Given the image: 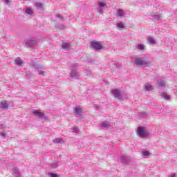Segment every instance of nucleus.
<instances>
[{
    "instance_id": "obj_1",
    "label": "nucleus",
    "mask_w": 177,
    "mask_h": 177,
    "mask_svg": "<svg viewBox=\"0 0 177 177\" xmlns=\"http://www.w3.org/2000/svg\"><path fill=\"white\" fill-rule=\"evenodd\" d=\"M135 63L138 66H144V67H149L150 66V61H149V57H147L136 58Z\"/></svg>"
},
{
    "instance_id": "obj_2",
    "label": "nucleus",
    "mask_w": 177,
    "mask_h": 177,
    "mask_svg": "<svg viewBox=\"0 0 177 177\" xmlns=\"http://www.w3.org/2000/svg\"><path fill=\"white\" fill-rule=\"evenodd\" d=\"M77 67H78V64H72L71 71L70 72L71 78L75 80H80V73L77 71Z\"/></svg>"
},
{
    "instance_id": "obj_3",
    "label": "nucleus",
    "mask_w": 177,
    "mask_h": 177,
    "mask_svg": "<svg viewBox=\"0 0 177 177\" xmlns=\"http://www.w3.org/2000/svg\"><path fill=\"white\" fill-rule=\"evenodd\" d=\"M37 45H38V39L35 37L26 39L25 41V46L26 48H34Z\"/></svg>"
},
{
    "instance_id": "obj_4",
    "label": "nucleus",
    "mask_w": 177,
    "mask_h": 177,
    "mask_svg": "<svg viewBox=\"0 0 177 177\" xmlns=\"http://www.w3.org/2000/svg\"><path fill=\"white\" fill-rule=\"evenodd\" d=\"M138 135L140 138H147V136H150V133L147 130L145 129V127H138Z\"/></svg>"
},
{
    "instance_id": "obj_5",
    "label": "nucleus",
    "mask_w": 177,
    "mask_h": 177,
    "mask_svg": "<svg viewBox=\"0 0 177 177\" xmlns=\"http://www.w3.org/2000/svg\"><path fill=\"white\" fill-rule=\"evenodd\" d=\"M111 92L115 99H118V100H124L122 94L121 93V91H120L119 90L113 89L111 90Z\"/></svg>"
},
{
    "instance_id": "obj_6",
    "label": "nucleus",
    "mask_w": 177,
    "mask_h": 177,
    "mask_svg": "<svg viewBox=\"0 0 177 177\" xmlns=\"http://www.w3.org/2000/svg\"><path fill=\"white\" fill-rule=\"evenodd\" d=\"M91 46L94 50H100L103 49V46L100 44V41H92Z\"/></svg>"
},
{
    "instance_id": "obj_7",
    "label": "nucleus",
    "mask_w": 177,
    "mask_h": 177,
    "mask_svg": "<svg viewBox=\"0 0 177 177\" xmlns=\"http://www.w3.org/2000/svg\"><path fill=\"white\" fill-rule=\"evenodd\" d=\"M32 114L35 117H38V118H40V120H46V116L45 115V113L41 112V111L39 110H35L32 112Z\"/></svg>"
},
{
    "instance_id": "obj_8",
    "label": "nucleus",
    "mask_w": 177,
    "mask_h": 177,
    "mask_svg": "<svg viewBox=\"0 0 177 177\" xmlns=\"http://www.w3.org/2000/svg\"><path fill=\"white\" fill-rule=\"evenodd\" d=\"M97 13H100V15H103V10H104V7L106 6V3L104 2H98L97 3Z\"/></svg>"
},
{
    "instance_id": "obj_9",
    "label": "nucleus",
    "mask_w": 177,
    "mask_h": 177,
    "mask_svg": "<svg viewBox=\"0 0 177 177\" xmlns=\"http://www.w3.org/2000/svg\"><path fill=\"white\" fill-rule=\"evenodd\" d=\"M12 176L14 177H21V171H20L18 168L14 167L12 171Z\"/></svg>"
},
{
    "instance_id": "obj_10",
    "label": "nucleus",
    "mask_w": 177,
    "mask_h": 177,
    "mask_svg": "<svg viewBox=\"0 0 177 177\" xmlns=\"http://www.w3.org/2000/svg\"><path fill=\"white\" fill-rule=\"evenodd\" d=\"M35 68H37L39 71V75H44V67L41 65H35Z\"/></svg>"
},
{
    "instance_id": "obj_11",
    "label": "nucleus",
    "mask_w": 177,
    "mask_h": 177,
    "mask_svg": "<svg viewBox=\"0 0 177 177\" xmlns=\"http://www.w3.org/2000/svg\"><path fill=\"white\" fill-rule=\"evenodd\" d=\"M71 48V44L69 43L64 42L62 45V48L64 49V50H70V48Z\"/></svg>"
},
{
    "instance_id": "obj_12",
    "label": "nucleus",
    "mask_w": 177,
    "mask_h": 177,
    "mask_svg": "<svg viewBox=\"0 0 177 177\" xmlns=\"http://www.w3.org/2000/svg\"><path fill=\"white\" fill-rule=\"evenodd\" d=\"M165 85H166V83L164 80H160L158 82V86L159 89H164V88H165Z\"/></svg>"
},
{
    "instance_id": "obj_13",
    "label": "nucleus",
    "mask_w": 177,
    "mask_h": 177,
    "mask_svg": "<svg viewBox=\"0 0 177 177\" xmlns=\"http://www.w3.org/2000/svg\"><path fill=\"white\" fill-rule=\"evenodd\" d=\"M117 16L124 17L125 16V12L123 10L119 9L117 10Z\"/></svg>"
},
{
    "instance_id": "obj_14",
    "label": "nucleus",
    "mask_w": 177,
    "mask_h": 177,
    "mask_svg": "<svg viewBox=\"0 0 177 177\" xmlns=\"http://www.w3.org/2000/svg\"><path fill=\"white\" fill-rule=\"evenodd\" d=\"M101 127L103 128V129H109V128H110V123L109 122H102L101 123Z\"/></svg>"
},
{
    "instance_id": "obj_15",
    "label": "nucleus",
    "mask_w": 177,
    "mask_h": 177,
    "mask_svg": "<svg viewBox=\"0 0 177 177\" xmlns=\"http://www.w3.org/2000/svg\"><path fill=\"white\" fill-rule=\"evenodd\" d=\"M147 41L149 44H150V45H155V44H156L157 42L156 39H154V38H153L152 37H149Z\"/></svg>"
},
{
    "instance_id": "obj_16",
    "label": "nucleus",
    "mask_w": 177,
    "mask_h": 177,
    "mask_svg": "<svg viewBox=\"0 0 177 177\" xmlns=\"http://www.w3.org/2000/svg\"><path fill=\"white\" fill-rule=\"evenodd\" d=\"M8 107H9V104H8V103L1 102L0 109H3V110H6V109H8Z\"/></svg>"
},
{
    "instance_id": "obj_17",
    "label": "nucleus",
    "mask_w": 177,
    "mask_h": 177,
    "mask_svg": "<svg viewBox=\"0 0 177 177\" xmlns=\"http://www.w3.org/2000/svg\"><path fill=\"white\" fill-rule=\"evenodd\" d=\"M15 64L16 66H21V64H23V60H21V59H20V57H17L15 59Z\"/></svg>"
},
{
    "instance_id": "obj_18",
    "label": "nucleus",
    "mask_w": 177,
    "mask_h": 177,
    "mask_svg": "<svg viewBox=\"0 0 177 177\" xmlns=\"http://www.w3.org/2000/svg\"><path fill=\"white\" fill-rule=\"evenodd\" d=\"M53 142L56 144L64 143V140H63V138H55Z\"/></svg>"
},
{
    "instance_id": "obj_19",
    "label": "nucleus",
    "mask_w": 177,
    "mask_h": 177,
    "mask_svg": "<svg viewBox=\"0 0 177 177\" xmlns=\"http://www.w3.org/2000/svg\"><path fill=\"white\" fill-rule=\"evenodd\" d=\"M136 49H138V50H145V45L142 44H138L136 46Z\"/></svg>"
},
{
    "instance_id": "obj_20",
    "label": "nucleus",
    "mask_w": 177,
    "mask_h": 177,
    "mask_svg": "<svg viewBox=\"0 0 177 177\" xmlns=\"http://www.w3.org/2000/svg\"><path fill=\"white\" fill-rule=\"evenodd\" d=\"M120 162H122V164H125V163L128 162V158H127V157H125V156H121L120 157Z\"/></svg>"
},
{
    "instance_id": "obj_21",
    "label": "nucleus",
    "mask_w": 177,
    "mask_h": 177,
    "mask_svg": "<svg viewBox=\"0 0 177 177\" xmlns=\"http://www.w3.org/2000/svg\"><path fill=\"white\" fill-rule=\"evenodd\" d=\"M152 19L153 20H160L161 19V15L158 14H155L152 15Z\"/></svg>"
},
{
    "instance_id": "obj_22",
    "label": "nucleus",
    "mask_w": 177,
    "mask_h": 177,
    "mask_svg": "<svg viewBox=\"0 0 177 177\" xmlns=\"http://www.w3.org/2000/svg\"><path fill=\"white\" fill-rule=\"evenodd\" d=\"M160 96H161L162 97H163V99H164L165 100H169V97H170L169 95L165 94V93H162L160 94Z\"/></svg>"
},
{
    "instance_id": "obj_23",
    "label": "nucleus",
    "mask_w": 177,
    "mask_h": 177,
    "mask_svg": "<svg viewBox=\"0 0 177 177\" xmlns=\"http://www.w3.org/2000/svg\"><path fill=\"white\" fill-rule=\"evenodd\" d=\"M74 110L76 113V115H80V114L82 112V111H81V108L80 107H75Z\"/></svg>"
},
{
    "instance_id": "obj_24",
    "label": "nucleus",
    "mask_w": 177,
    "mask_h": 177,
    "mask_svg": "<svg viewBox=\"0 0 177 177\" xmlns=\"http://www.w3.org/2000/svg\"><path fill=\"white\" fill-rule=\"evenodd\" d=\"M145 87L146 91H153V86L150 84L145 85Z\"/></svg>"
},
{
    "instance_id": "obj_25",
    "label": "nucleus",
    "mask_w": 177,
    "mask_h": 177,
    "mask_svg": "<svg viewBox=\"0 0 177 177\" xmlns=\"http://www.w3.org/2000/svg\"><path fill=\"white\" fill-rule=\"evenodd\" d=\"M117 27L118 28H125V25L124 24V23L120 22L118 24Z\"/></svg>"
},
{
    "instance_id": "obj_26",
    "label": "nucleus",
    "mask_w": 177,
    "mask_h": 177,
    "mask_svg": "<svg viewBox=\"0 0 177 177\" xmlns=\"http://www.w3.org/2000/svg\"><path fill=\"white\" fill-rule=\"evenodd\" d=\"M25 13L26 15H32V10L30 8H27L26 10H25Z\"/></svg>"
},
{
    "instance_id": "obj_27",
    "label": "nucleus",
    "mask_w": 177,
    "mask_h": 177,
    "mask_svg": "<svg viewBox=\"0 0 177 177\" xmlns=\"http://www.w3.org/2000/svg\"><path fill=\"white\" fill-rule=\"evenodd\" d=\"M149 154H150V153L149 152V151H145L142 152V156L144 157H149Z\"/></svg>"
},
{
    "instance_id": "obj_28",
    "label": "nucleus",
    "mask_w": 177,
    "mask_h": 177,
    "mask_svg": "<svg viewBox=\"0 0 177 177\" xmlns=\"http://www.w3.org/2000/svg\"><path fill=\"white\" fill-rule=\"evenodd\" d=\"M48 176H50V177H58L57 174H56L55 173H52V172L48 173Z\"/></svg>"
},
{
    "instance_id": "obj_29",
    "label": "nucleus",
    "mask_w": 177,
    "mask_h": 177,
    "mask_svg": "<svg viewBox=\"0 0 177 177\" xmlns=\"http://www.w3.org/2000/svg\"><path fill=\"white\" fill-rule=\"evenodd\" d=\"M7 127L5 124H0V129H6Z\"/></svg>"
},
{
    "instance_id": "obj_30",
    "label": "nucleus",
    "mask_w": 177,
    "mask_h": 177,
    "mask_svg": "<svg viewBox=\"0 0 177 177\" xmlns=\"http://www.w3.org/2000/svg\"><path fill=\"white\" fill-rule=\"evenodd\" d=\"M73 131L75 133H78V132H80V129L77 127H74Z\"/></svg>"
},
{
    "instance_id": "obj_31",
    "label": "nucleus",
    "mask_w": 177,
    "mask_h": 177,
    "mask_svg": "<svg viewBox=\"0 0 177 177\" xmlns=\"http://www.w3.org/2000/svg\"><path fill=\"white\" fill-rule=\"evenodd\" d=\"M51 168H57V162H54L50 165Z\"/></svg>"
},
{
    "instance_id": "obj_32",
    "label": "nucleus",
    "mask_w": 177,
    "mask_h": 177,
    "mask_svg": "<svg viewBox=\"0 0 177 177\" xmlns=\"http://www.w3.org/2000/svg\"><path fill=\"white\" fill-rule=\"evenodd\" d=\"M114 66H115L118 68H120L121 67V64L115 62H114Z\"/></svg>"
},
{
    "instance_id": "obj_33",
    "label": "nucleus",
    "mask_w": 177,
    "mask_h": 177,
    "mask_svg": "<svg viewBox=\"0 0 177 177\" xmlns=\"http://www.w3.org/2000/svg\"><path fill=\"white\" fill-rule=\"evenodd\" d=\"M146 115H147V113H146V112L140 113V117H146Z\"/></svg>"
},
{
    "instance_id": "obj_34",
    "label": "nucleus",
    "mask_w": 177,
    "mask_h": 177,
    "mask_svg": "<svg viewBox=\"0 0 177 177\" xmlns=\"http://www.w3.org/2000/svg\"><path fill=\"white\" fill-rule=\"evenodd\" d=\"M57 28H58V30H64V26L59 25L57 26Z\"/></svg>"
},
{
    "instance_id": "obj_35",
    "label": "nucleus",
    "mask_w": 177,
    "mask_h": 177,
    "mask_svg": "<svg viewBox=\"0 0 177 177\" xmlns=\"http://www.w3.org/2000/svg\"><path fill=\"white\" fill-rule=\"evenodd\" d=\"M37 8H38V9H41L42 8V3H36Z\"/></svg>"
},
{
    "instance_id": "obj_36",
    "label": "nucleus",
    "mask_w": 177,
    "mask_h": 177,
    "mask_svg": "<svg viewBox=\"0 0 177 177\" xmlns=\"http://www.w3.org/2000/svg\"><path fill=\"white\" fill-rule=\"evenodd\" d=\"M94 109H96V110H100L102 109V106H98L97 104H95Z\"/></svg>"
},
{
    "instance_id": "obj_37",
    "label": "nucleus",
    "mask_w": 177,
    "mask_h": 177,
    "mask_svg": "<svg viewBox=\"0 0 177 177\" xmlns=\"http://www.w3.org/2000/svg\"><path fill=\"white\" fill-rule=\"evenodd\" d=\"M0 135H1V136H2L3 138H5V136H6V133H5V132H1L0 133Z\"/></svg>"
},
{
    "instance_id": "obj_38",
    "label": "nucleus",
    "mask_w": 177,
    "mask_h": 177,
    "mask_svg": "<svg viewBox=\"0 0 177 177\" xmlns=\"http://www.w3.org/2000/svg\"><path fill=\"white\" fill-rule=\"evenodd\" d=\"M55 17H58L59 19H63V17L62 16V15H56Z\"/></svg>"
},
{
    "instance_id": "obj_39",
    "label": "nucleus",
    "mask_w": 177,
    "mask_h": 177,
    "mask_svg": "<svg viewBox=\"0 0 177 177\" xmlns=\"http://www.w3.org/2000/svg\"><path fill=\"white\" fill-rule=\"evenodd\" d=\"M86 75H91V71H86Z\"/></svg>"
},
{
    "instance_id": "obj_40",
    "label": "nucleus",
    "mask_w": 177,
    "mask_h": 177,
    "mask_svg": "<svg viewBox=\"0 0 177 177\" xmlns=\"http://www.w3.org/2000/svg\"><path fill=\"white\" fill-rule=\"evenodd\" d=\"M169 177H176V174L174 173L171 175L169 176Z\"/></svg>"
},
{
    "instance_id": "obj_41",
    "label": "nucleus",
    "mask_w": 177,
    "mask_h": 177,
    "mask_svg": "<svg viewBox=\"0 0 177 177\" xmlns=\"http://www.w3.org/2000/svg\"><path fill=\"white\" fill-rule=\"evenodd\" d=\"M5 3H9V0H4Z\"/></svg>"
}]
</instances>
